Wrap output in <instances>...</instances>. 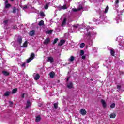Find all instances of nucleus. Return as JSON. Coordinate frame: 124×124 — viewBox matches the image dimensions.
Instances as JSON below:
<instances>
[{
    "mask_svg": "<svg viewBox=\"0 0 124 124\" xmlns=\"http://www.w3.org/2000/svg\"><path fill=\"white\" fill-rule=\"evenodd\" d=\"M79 112L82 116H86V115H87V111L84 108L80 109Z\"/></svg>",
    "mask_w": 124,
    "mask_h": 124,
    "instance_id": "1",
    "label": "nucleus"
},
{
    "mask_svg": "<svg viewBox=\"0 0 124 124\" xmlns=\"http://www.w3.org/2000/svg\"><path fill=\"white\" fill-rule=\"evenodd\" d=\"M50 41L51 40H50V38H47L43 42V44H44V45H47V44H49V43H50Z\"/></svg>",
    "mask_w": 124,
    "mask_h": 124,
    "instance_id": "2",
    "label": "nucleus"
},
{
    "mask_svg": "<svg viewBox=\"0 0 124 124\" xmlns=\"http://www.w3.org/2000/svg\"><path fill=\"white\" fill-rule=\"evenodd\" d=\"M101 103L102 104L103 108H106V107H107V104H106V102H105V100H103V99H102L101 100Z\"/></svg>",
    "mask_w": 124,
    "mask_h": 124,
    "instance_id": "3",
    "label": "nucleus"
},
{
    "mask_svg": "<svg viewBox=\"0 0 124 124\" xmlns=\"http://www.w3.org/2000/svg\"><path fill=\"white\" fill-rule=\"evenodd\" d=\"M82 9H83V6H79V8L78 9L73 8L72 10L74 12H77V11H80V10H82Z\"/></svg>",
    "mask_w": 124,
    "mask_h": 124,
    "instance_id": "4",
    "label": "nucleus"
},
{
    "mask_svg": "<svg viewBox=\"0 0 124 124\" xmlns=\"http://www.w3.org/2000/svg\"><path fill=\"white\" fill-rule=\"evenodd\" d=\"M17 40L19 45H21L22 44V42H23V39L22 38V37L18 36Z\"/></svg>",
    "mask_w": 124,
    "mask_h": 124,
    "instance_id": "5",
    "label": "nucleus"
},
{
    "mask_svg": "<svg viewBox=\"0 0 124 124\" xmlns=\"http://www.w3.org/2000/svg\"><path fill=\"white\" fill-rule=\"evenodd\" d=\"M65 43V40H61L59 43L58 44V46H62V45Z\"/></svg>",
    "mask_w": 124,
    "mask_h": 124,
    "instance_id": "6",
    "label": "nucleus"
},
{
    "mask_svg": "<svg viewBox=\"0 0 124 124\" xmlns=\"http://www.w3.org/2000/svg\"><path fill=\"white\" fill-rule=\"evenodd\" d=\"M67 87L68 89H72L73 88V83L72 82H70L67 85Z\"/></svg>",
    "mask_w": 124,
    "mask_h": 124,
    "instance_id": "7",
    "label": "nucleus"
},
{
    "mask_svg": "<svg viewBox=\"0 0 124 124\" xmlns=\"http://www.w3.org/2000/svg\"><path fill=\"white\" fill-rule=\"evenodd\" d=\"M110 53L112 57H115V50L114 49L112 48L110 49Z\"/></svg>",
    "mask_w": 124,
    "mask_h": 124,
    "instance_id": "8",
    "label": "nucleus"
},
{
    "mask_svg": "<svg viewBox=\"0 0 124 124\" xmlns=\"http://www.w3.org/2000/svg\"><path fill=\"white\" fill-rule=\"evenodd\" d=\"M47 61L48 62H49L52 63V62H54V58H53V57H48Z\"/></svg>",
    "mask_w": 124,
    "mask_h": 124,
    "instance_id": "9",
    "label": "nucleus"
},
{
    "mask_svg": "<svg viewBox=\"0 0 124 124\" xmlns=\"http://www.w3.org/2000/svg\"><path fill=\"white\" fill-rule=\"evenodd\" d=\"M34 33H35V31L33 30L30 31L29 35L30 36H33L34 35Z\"/></svg>",
    "mask_w": 124,
    "mask_h": 124,
    "instance_id": "10",
    "label": "nucleus"
},
{
    "mask_svg": "<svg viewBox=\"0 0 124 124\" xmlns=\"http://www.w3.org/2000/svg\"><path fill=\"white\" fill-rule=\"evenodd\" d=\"M109 117L111 119H115L116 118V113H112L110 114Z\"/></svg>",
    "mask_w": 124,
    "mask_h": 124,
    "instance_id": "11",
    "label": "nucleus"
},
{
    "mask_svg": "<svg viewBox=\"0 0 124 124\" xmlns=\"http://www.w3.org/2000/svg\"><path fill=\"white\" fill-rule=\"evenodd\" d=\"M49 76H50V78L53 79V78H54V77H55V72H54L53 71L49 73Z\"/></svg>",
    "mask_w": 124,
    "mask_h": 124,
    "instance_id": "12",
    "label": "nucleus"
},
{
    "mask_svg": "<svg viewBox=\"0 0 124 124\" xmlns=\"http://www.w3.org/2000/svg\"><path fill=\"white\" fill-rule=\"evenodd\" d=\"M41 120V117H40V116L38 115V116L36 117L35 122H36L37 123H38V122H40Z\"/></svg>",
    "mask_w": 124,
    "mask_h": 124,
    "instance_id": "13",
    "label": "nucleus"
},
{
    "mask_svg": "<svg viewBox=\"0 0 124 124\" xmlns=\"http://www.w3.org/2000/svg\"><path fill=\"white\" fill-rule=\"evenodd\" d=\"M31 106V101H30V100H27V103H26V108H29Z\"/></svg>",
    "mask_w": 124,
    "mask_h": 124,
    "instance_id": "14",
    "label": "nucleus"
},
{
    "mask_svg": "<svg viewBox=\"0 0 124 124\" xmlns=\"http://www.w3.org/2000/svg\"><path fill=\"white\" fill-rule=\"evenodd\" d=\"M39 78H40V75H39L38 74H36L35 77H34V80L37 81Z\"/></svg>",
    "mask_w": 124,
    "mask_h": 124,
    "instance_id": "15",
    "label": "nucleus"
},
{
    "mask_svg": "<svg viewBox=\"0 0 124 124\" xmlns=\"http://www.w3.org/2000/svg\"><path fill=\"white\" fill-rule=\"evenodd\" d=\"M18 92V89L17 88H15L12 90V94H14L15 93H16Z\"/></svg>",
    "mask_w": 124,
    "mask_h": 124,
    "instance_id": "16",
    "label": "nucleus"
},
{
    "mask_svg": "<svg viewBox=\"0 0 124 124\" xmlns=\"http://www.w3.org/2000/svg\"><path fill=\"white\" fill-rule=\"evenodd\" d=\"M2 73L5 76H8L9 75V73L7 71H2Z\"/></svg>",
    "mask_w": 124,
    "mask_h": 124,
    "instance_id": "17",
    "label": "nucleus"
},
{
    "mask_svg": "<svg viewBox=\"0 0 124 124\" xmlns=\"http://www.w3.org/2000/svg\"><path fill=\"white\" fill-rule=\"evenodd\" d=\"M22 47L23 48H27V47H28V41H25Z\"/></svg>",
    "mask_w": 124,
    "mask_h": 124,
    "instance_id": "18",
    "label": "nucleus"
},
{
    "mask_svg": "<svg viewBox=\"0 0 124 124\" xmlns=\"http://www.w3.org/2000/svg\"><path fill=\"white\" fill-rule=\"evenodd\" d=\"M66 18H64V19L63 20V21L62 22V26H64V25H66Z\"/></svg>",
    "mask_w": 124,
    "mask_h": 124,
    "instance_id": "19",
    "label": "nucleus"
},
{
    "mask_svg": "<svg viewBox=\"0 0 124 124\" xmlns=\"http://www.w3.org/2000/svg\"><path fill=\"white\" fill-rule=\"evenodd\" d=\"M38 25L39 26H43L44 25V21L42 20L40 21L38 23Z\"/></svg>",
    "mask_w": 124,
    "mask_h": 124,
    "instance_id": "20",
    "label": "nucleus"
},
{
    "mask_svg": "<svg viewBox=\"0 0 124 124\" xmlns=\"http://www.w3.org/2000/svg\"><path fill=\"white\" fill-rule=\"evenodd\" d=\"M35 57V55L33 53H32L31 54L30 59H31V60H33V59H34Z\"/></svg>",
    "mask_w": 124,
    "mask_h": 124,
    "instance_id": "21",
    "label": "nucleus"
},
{
    "mask_svg": "<svg viewBox=\"0 0 124 124\" xmlns=\"http://www.w3.org/2000/svg\"><path fill=\"white\" fill-rule=\"evenodd\" d=\"M108 10H109V6H107L106 8H105V11H104V13H105V14L107 13V12H108Z\"/></svg>",
    "mask_w": 124,
    "mask_h": 124,
    "instance_id": "22",
    "label": "nucleus"
},
{
    "mask_svg": "<svg viewBox=\"0 0 124 124\" xmlns=\"http://www.w3.org/2000/svg\"><path fill=\"white\" fill-rule=\"evenodd\" d=\"M74 59H75L74 56H71L70 57V58L69 59V62H73V61H74Z\"/></svg>",
    "mask_w": 124,
    "mask_h": 124,
    "instance_id": "23",
    "label": "nucleus"
},
{
    "mask_svg": "<svg viewBox=\"0 0 124 124\" xmlns=\"http://www.w3.org/2000/svg\"><path fill=\"white\" fill-rule=\"evenodd\" d=\"M10 94V92L7 91L4 93V96H9Z\"/></svg>",
    "mask_w": 124,
    "mask_h": 124,
    "instance_id": "24",
    "label": "nucleus"
},
{
    "mask_svg": "<svg viewBox=\"0 0 124 124\" xmlns=\"http://www.w3.org/2000/svg\"><path fill=\"white\" fill-rule=\"evenodd\" d=\"M10 7H11V4L8 3L5 5V8H9Z\"/></svg>",
    "mask_w": 124,
    "mask_h": 124,
    "instance_id": "25",
    "label": "nucleus"
},
{
    "mask_svg": "<svg viewBox=\"0 0 124 124\" xmlns=\"http://www.w3.org/2000/svg\"><path fill=\"white\" fill-rule=\"evenodd\" d=\"M58 105H59V102H58L54 104L55 109H57L58 108Z\"/></svg>",
    "mask_w": 124,
    "mask_h": 124,
    "instance_id": "26",
    "label": "nucleus"
},
{
    "mask_svg": "<svg viewBox=\"0 0 124 124\" xmlns=\"http://www.w3.org/2000/svg\"><path fill=\"white\" fill-rule=\"evenodd\" d=\"M12 13H16V7H14L13 8V11H12Z\"/></svg>",
    "mask_w": 124,
    "mask_h": 124,
    "instance_id": "27",
    "label": "nucleus"
},
{
    "mask_svg": "<svg viewBox=\"0 0 124 124\" xmlns=\"http://www.w3.org/2000/svg\"><path fill=\"white\" fill-rule=\"evenodd\" d=\"M85 54V51L83 50H80V56H83Z\"/></svg>",
    "mask_w": 124,
    "mask_h": 124,
    "instance_id": "28",
    "label": "nucleus"
},
{
    "mask_svg": "<svg viewBox=\"0 0 124 124\" xmlns=\"http://www.w3.org/2000/svg\"><path fill=\"white\" fill-rule=\"evenodd\" d=\"M116 106V104L115 103H113L110 105V108H115V107Z\"/></svg>",
    "mask_w": 124,
    "mask_h": 124,
    "instance_id": "29",
    "label": "nucleus"
},
{
    "mask_svg": "<svg viewBox=\"0 0 124 124\" xmlns=\"http://www.w3.org/2000/svg\"><path fill=\"white\" fill-rule=\"evenodd\" d=\"M44 8H45L46 10L48 9V8H49V3L46 4V5H45V7H44Z\"/></svg>",
    "mask_w": 124,
    "mask_h": 124,
    "instance_id": "30",
    "label": "nucleus"
},
{
    "mask_svg": "<svg viewBox=\"0 0 124 124\" xmlns=\"http://www.w3.org/2000/svg\"><path fill=\"white\" fill-rule=\"evenodd\" d=\"M40 16L41 17H45V14H44V12H40Z\"/></svg>",
    "mask_w": 124,
    "mask_h": 124,
    "instance_id": "31",
    "label": "nucleus"
},
{
    "mask_svg": "<svg viewBox=\"0 0 124 124\" xmlns=\"http://www.w3.org/2000/svg\"><path fill=\"white\" fill-rule=\"evenodd\" d=\"M85 47V43H82L80 44V48H84Z\"/></svg>",
    "mask_w": 124,
    "mask_h": 124,
    "instance_id": "32",
    "label": "nucleus"
},
{
    "mask_svg": "<svg viewBox=\"0 0 124 124\" xmlns=\"http://www.w3.org/2000/svg\"><path fill=\"white\" fill-rule=\"evenodd\" d=\"M32 59H31V58H28L27 60V63H30V62L32 61Z\"/></svg>",
    "mask_w": 124,
    "mask_h": 124,
    "instance_id": "33",
    "label": "nucleus"
},
{
    "mask_svg": "<svg viewBox=\"0 0 124 124\" xmlns=\"http://www.w3.org/2000/svg\"><path fill=\"white\" fill-rule=\"evenodd\" d=\"M58 40H59V39H58V38L55 39L54 40V42L53 43V45L56 44V43H57V42H58Z\"/></svg>",
    "mask_w": 124,
    "mask_h": 124,
    "instance_id": "34",
    "label": "nucleus"
},
{
    "mask_svg": "<svg viewBox=\"0 0 124 124\" xmlns=\"http://www.w3.org/2000/svg\"><path fill=\"white\" fill-rule=\"evenodd\" d=\"M62 9H67V6H66V5H63L61 7Z\"/></svg>",
    "mask_w": 124,
    "mask_h": 124,
    "instance_id": "35",
    "label": "nucleus"
},
{
    "mask_svg": "<svg viewBox=\"0 0 124 124\" xmlns=\"http://www.w3.org/2000/svg\"><path fill=\"white\" fill-rule=\"evenodd\" d=\"M52 33H53V30H48L47 31L48 34H51Z\"/></svg>",
    "mask_w": 124,
    "mask_h": 124,
    "instance_id": "36",
    "label": "nucleus"
},
{
    "mask_svg": "<svg viewBox=\"0 0 124 124\" xmlns=\"http://www.w3.org/2000/svg\"><path fill=\"white\" fill-rule=\"evenodd\" d=\"M91 32H89L87 34V36H88V37H91Z\"/></svg>",
    "mask_w": 124,
    "mask_h": 124,
    "instance_id": "37",
    "label": "nucleus"
},
{
    "mask_svg": "<svg viewBox=\"0 0 124 124\" xmlns=\"http://www.w3.org/2000/svg\"><path fill=\"white\" fill-rule=\"evenodd\" d=\"M100 18H101V20H104V16H100Z\"/></svg>",
    "mask_w": 124,
    "mask_h": 124,
    "instance_id": "38",
    "label": "nucleus"
},
{
    "mask_svg": "<svg viewBox=\"0 0 124 124\" xmlns=\"http://www.w3.org/2000/svg\"><path fill=\"white\" fill-rule=\"evenodd\" d=\"M121 88H122V86L121 85L117 86V89H118V90H121Z\"/></svg>",
    "mask_w": 124,
    "mask_h": 124,
    "instance_id": "39",
    "label": "nucleus"
},
{
    "mask_svg": "<svg viewBox=\"0 0 124 124\" xmlns=\"http://www.w3.org/2000/svg\"><path fill=\"white\" fill-rule=\"evenodd\" d=\"M3 23H4V25H6L8 23V20H6L3 21Z\"/></svg>",
    "mask_w": 124,
    "mask_h": 124,
    "instance_id": "40",
    "label": "nucleus"
},
{
    "mask_svg": "<svg viewBox=\"0 0 124 124\" xmlns=\"http://www.w3.org/2000/svg\"><path fill=\"white\" fill-rule=\"evenodd\" d=\"M78 26H79V24H77V25H73V28H75L76 29H77L78 28Z\"/></svg>",
    "mask_w": 124,
    "mask_h": 124,
    "instance_id": "41",
    "label": "nucleus"
},
{
    "mask_svg": "<svg viewBox=\"0 0 124 124\" xmlns=\"http://www.w3.org/2000/svg\"><path fill=\"white\" fill-rule=\"evenodd\" d=\"M81 59H82V60H85L86 59V56L85 55H82Z\"/></svg>",
    "mask_w": 124,
    "mask_h": 124,
    "instance_id": "42",
    "label": "nucleus"
},
{
    "mask_svg": "<svg viewBox=\"0 0 124 124\" xmlns=\"http://www.w3.org/2000/svg\"><path fill=\"white\" fill-rule=\"evenodd\" d=\"M21 66L22 67H25V66H26V63H22V64L21 65Z\"/></svg>",
    "mask_w": 124,
    "mask_h": 124,
    "instance_id": "43",
    "label": "nucleus"
},
{
    "mask_svg": "<svg viewBox=\"0 0 124 124\" xmlns=\"http://www.w3.org/2000/svg\"><path fill=\"white\" fill-rule=\"evenodd\" d=\"M25 94H26L25 93H23L21 94V97L22 98H24L25 97Z\"/></svg>",
    "mask_w": 124,
    "mask_h": 124,
    "instance_id": "44",
    "label": "nucleus"
},
{
    "mask_svg": "<svg viewBox=\"0 0 124 124\" xmlns=\"http://www.w3.org/2000/svg\"><path fill=\"white\" fill-rule=\"evenodd\" d=\"M120 1H119V0H116V1H115V4H118V3H119V2Z\"/></svg>",
    "mask_w": 124,
    "mask_h": 124,
    "instance_id": "45",
    "label": "nucleus"
},
{
    "mask_svg": "<svg viewBox=\"0 0 124 124\" xmlns=\"http://www.w3.org/2000/svg\"><path fill=\"white\" fill-rule=\"evenodd\" d=\"M9 103L11 105H12L13 104V102L11 101H9Z\"/></svg>",
    "mask_w": 124,
    "mask_h": 124,
    "instance_id": "46",
    "label": "nucleus"
},
{
    "mask_svg": "<svg viewBox=\"0 0 124 124\" xmlns=\"http://www.w3.org/2000/svg\"><path fill=\"white\" fill-rule=\"evenodd\" d=\"M27 8H28V5H25V6L23 7V9H27Z\"/></svg>",
    "mask_w": 124,
    "mask_h": 124,
    "instance_id": "47",
    "label": "nucleus"
},
{
    "mask_svg": "<svg viewBox=\"0 0 124 124\" xmlns=\"http://www.w3.org/2000/svg\"><path fill=\"white\" fill-rule=\"evenodd\" d=\"M70 78V77H68V78L66 79L67 82H68V80H69V78Z\"/></svg>",
    "mask_w": 124,
    "mask_h": 124,
    "instance_id": "48",
    "label": "nucleus"
},
{
    "mask_svg": "<svg viewBox=\"0 0 124 124\" xmlns=\"http://www.w3.org/2000/svg\"><path fill=\"white\" fill-rule=\"evenodd\" d=\"M8 3V1L7 0H6L5 1V4H7Z\"/></svg>",
    "mask_w": 124,
    "mask_h": 124,
    "instance_id": "49",
    "label": "nucleus"
},
{
    "mask_svg": "<svg viewBox=\"0 0 124 124\" xmlns=\"http://www.w3.org/2000/svg\"><path fill=\"white\" fill-rule=\"evenodd\" d=\"M16 28H17V27L16 26H13V29H16Z\"/></svg>",
    "mask_w": 124,
    "mask_h": 124,
    "instance_id": "50",
    "label": "nucleus"
},
{
    "mask_svg": "<svg viewBox=\"0 0 124 124\" xmlns=\"http://www.w3.org/2000/svg\"><path fill=\"white\" fill-rule=\"evenodd\" d=\"M90 81H93V78H91V79H90Z\"/></svg>",
    "mask_w": 124,
    "mask_h": 124,
    "instance_id": "51",
    "label": "nucleus"
},
{
    "mask_svg": "<svg viewBox=\"0 0 124 124\" xmlns=\"http://www.w3.org/2000/svg\"><path fill=\"white\" fill-rule=\"evenodd\" d=\"M10 0L11 1H12V2L14 1V0Z\"/></svg>",
    "mask_w": 124,
    "mask_h": 124,
    "instance_id": "52",
    "label": "nucleus"
},
{
    "mask_svg": "<svg viewBox=\"0 0 124 124\" xmlns=\"http://www.w3.org/2000/svg\"><path fill=\"white\" fill-rule=\"evenodd\" d=\"M60 82V80H58V83H59Z\"/></svg>",
    "mask_w": 124,
    "mask_h": 124,
    "instance_id": "53",
    "label": "nucleus"
}]
</instances>
